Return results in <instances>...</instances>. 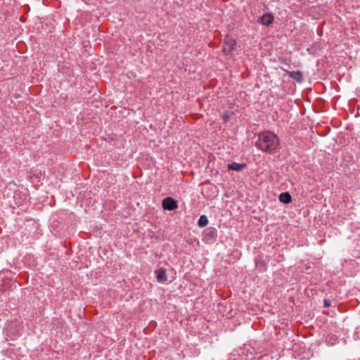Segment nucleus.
<instances>
[{
    "label": "nucleus",
    "mask_w": 360,
    "mask_h": 360,
    "mask_svg": "<svg viewBox=\"0 0 360 360\" xmlns=\"http://www.w3.org/2000/svg\"><path fill=\"white\" fill-rule=\"evenodd\" d=\"M236 41L231 38L226 37L223 44V52L225 54H231L234 50L236 46Z\"/></svg>",
    "instance_id": "f03ea898"
},
{
    "label": "nucleus",
    "mask_w": 360,
    "mask_h": 360,
    "mask_svg": "<svg viewBox=\"0 0 360 360\" xmlns=\"http://www.w3.org/2000/svg\"><path fill=\"white\" fill-rule=\"evenodd\" d=\"M246 167L245 164H239L237 162H233L231 164L228 165L229 169H232L236 172L241 171L243 168Z\"/></svg>",
    "instance_id": "0eeeda50"
},
{
    "label": "nucleus",
    "mask_w": 360,
    "mask_h": 360,
    "mask_svg": "<svg viewBox=\"0 0 360 360\" xmlns=\"http://www.w3.org/2000/svg\"><path fill=\"white\" fill-rule=\"evenodd\" d=\"M162 207L165 210L173 211L178 207L177 202L171 197L165 198L162 201Z\"/></svg>",
    "instance_id": "7ed1b4c3"
},
{
    "label": "nucleus",
    "mask_w": 360,
    "mask_h": 360,
    "mask_svg": "<svg viewBox=\"0 0 360 360\" xmlns=\"http://www.w3.org/2000/svg\"><path fill=\"white\" fill-rule=\"evenodd\" d=\"M278 144L279 140L278 136L271 131L259 134L255 143V146L258 149L269 153L276 149Z\"/></svg>",
    "instance_id": "f257e3e1"
},
{
    "label": "nucleus",
    "mask_w": 360,
    "mask_h": 360,
    "mask_svg": "<svg viewBox=\"0 0 360 360\" xmlns=\"http://www.w3.org/2000/svg\"><path fill=\"white\" fill-rule=\"evenodd\" d=\"M324 306L328 307L330 306V301L329 300H324Z\"/></svg>",
    "instance_id": "9d476101"
},
{
    "label": "nucleus",
    "mask_w": 360,
    "mask_h": 360,
    "mask_svg": "<svg viewBox=\"0 0 360 360\" xmlns=\"http://www.w3.org/2000/svg\"><path fill=\"white\" fill-rule=\"evenodd\" d=\"M228 119H229V116L225 115L224 116V121L228 120Z\"/></svg>",
    "instance_id": "9b49d317"
},
{
    "label": "nucleus",
    "mask_w": 360,
    "mask_h": 360,
    "mask_svg": "<svg viewBox=\"0 0 360 360\" xmlns=\"http://www.w3.org/2000/svg\"><path fill=\"white\" fill-rule=\"evenodd\" d=\"M279 200L281 202L288 204L291 202L292 198L289 193H281L279 195Z\"/></svg>",
    "instance_id": "6e6552de"
},
{
    "label": "nucleus",
    "mask_w": 360,
    "mask_h": 360,
    "mask_svg": "<svg viewBox=\"0 0 360 360\" xmlns=\"http://www.w3.org/2000/svg\"><path fill=\"white\" fill-rule=\"evenodd\" d=\"M155 274L156 275L157 281L159 283H164L167 280L166 271L164 269H159L156 270Z\"/></svg>",
    "instance_id": "39448f33"
},
{
    "label": "nucleus",
    "mask_w": 360,
    "mask_h": 360,
    "mask_svg": "<svg viewBox=\"0 0 360 360\" xmlns=\"http://www.w3.org/2000/svg\"><path fill=\"white\" fill-rule=\"evenodd\" d=\"M288 75L293 79L296 80L297 82L301 83L303 81V75L302 72L297 70V71H292V72H288Z\"/></svg>",
    "instance_id": "423d86ee"
},
{
    "label": "nucleus",
    "mask_w": 360,
    "mask_h": 360,
    "mask_svg": "<svg viewBox=\"0 0 360 360\" xmlns=\"http://www.w3.org/2000/svg\"><path fill=\"white\" fill-rule=\"evenodd\" d=\"M208 224V219L205 215H201L198 221V225L200 227H204Z\"/></svg>",
    "instance_id": "1a4fd4ad"
},
{
    "label": "nucleus",
    "mask_w": 360,
    "mask_h": 360,
    "mask_svg": "<svg viewBox=\"0 0 360 360\" xmlns=\"http://www.w3.org/2000/svg\"><path fill=\"white\" fill-rule=\"evenodd\" d=\"M274 20V17L271 13H266L264 14L262 16L260 17L259 22L264 25H271Z\"/></svg>",
    "instance_id": "20e7f679"
}]
</instances>
